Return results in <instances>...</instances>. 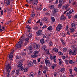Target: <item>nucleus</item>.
I'll return each instance as SVG.
<instances>
[{
	"label": "nucleus",
	"mask_w": 77,
	"mask_h": 77,
	"mask_svg": "<svg viewBox=\"0 0 77 77\" xmlns=\"http://www.w3.org/2000/svg\"><path fill=\"white\" fill-rule=\"evenodd\" d=\"M11 64H8L6 66V72H3V74L4 75H7V77H10V75L11 73H10V71L12 69V67L11 66Z\"/></svg>",
	"instance_id": "nucleus-1"
},
{
	"label": "nucleus",
	"mask_w": 77,
	"mask_h": 77,
	"mask_svg": "<svg viewBox=\"0 0 77 77\" xmlns=\"http://www.w3.org/2000/svg\"><path fill=\"white\" fill-rule=\"evenodd\" d=\"M32 45L33 48L35 50H38V49H39L40 48V45L38 44L34 43L32 44Z\"/></svg>",
	"instance_id": "nucleus-2"
},
{
	"label": "nucleus",
	"mask_w": 77,
	"mask_h": 77,
	"mask_svg": "<svg viewBox=\"0 0 77 77\" xmlns=\"http://www.w3.org/2000/svg\"><path fill=\"white\" fill-rule=\"evenodd\" d=\"M17 68H19V69L20 71H23L24 70V67L23 66V63H19L17 65Z\"/></svg>",
	"instance_id": "nucleus-3"
},
{
	"label": "nucleus",
	"mask_w": 77,
	"mask_h": 77,
	"mask_svg": "<svg viewBox=\"0 0 77 77\" xmlns=\"http://www.w3.org/2000/svg\"><path fill=\"white\" fill-rule=\"evenodd\" d=\"M62 29V25L59 24L56 27V30L57 32H59Z\"/></svg>",
	"instance_id": "nucleus-4"
},
{
	"label": "nucleus",
	"mask_w": 77,
	"mask_h": 77,
	"mask_svg": "<svg viewBox=\"0 0 77 77\" xmlns=\"http://www.w3.org/2000/svg\"><path fill=\"white\" fill-rule=\"evenodd\" d=\"M14 52H15V50H14V49H12L11 50V53L9 56L10 60H11L12 59L13 56H14Z\"/></svg>",
	"instance_id": "nucleus-5"
},
{
	"label": "nucleus",
	"mask_w": 77,
	"mask_h": 77,
	"mask_svg": "<svg viewBox=\"0 0 77 77\" xmlns=\"http://www.w3.org/2000/svg\"><path fill=\"white\" fill-rule=\"evenodd\" d=\"M20 41H19L18 43V45H21L23 41H24V37L23 36H21V37L20 38Z\"/></svg>",
	"instance_id": "nucleus-6"
},
{
	"label": "nucleus",
	"mask_w": 77,
	"mask_h": 77,
	"mask_svg": "<svg viewBox=\"0 0 77 77\" xmlns=\"http://www.w3.org/2000/svg\"><path fill=\"white\" fill-rule=\"evenodd\" d=\"M42 34V30L41 29L40 30H38L36 32V35L38 36H41Z\"/></svg>",
	"instance_id": "nucleus-7"
},
{
	"label": "nucleus",
	"mask_w": 77,
	"mask_h": 77,
	"mask_svg": "<svg viewBox=\"0 0 77 77\" xmlns=\"http://www.w3.org/2000/svg\"><path fill=\"white\" fill-rule=\"evenodd\" d=\"M53 15H55L56 12H59V9L57 8H53L52 10Z\"/></svg>",
	"instance_id": "nucleus-8"
},
{
	"label": "nucleus",
	"mask_w": 77,
	"mask_h": 77,
	"mask_svg": "<svg viewBox=\"0 0 77 77\" xmlns=\"http://www.w3.org/2000/svg\"><path fill=\"white\" fill-rule=\"evenodd\" d=\"M45 63L47 66L51 65V63L50 62V61L46 59L45 60Z\"/></svg>",
	"instance_id": "nucleus-9"
},
{
	"label": "nucleus",
	"mask_w": 77,
	"mask_h": 77,
	"mask_svg": "<svg viewBox=\"0 0 77 77\" xmlns=\"http://www.w3.org/2000/svg\"><path fill=\"white\" fill-rule=\"evenodd\" d=\"M38 3V0H35L32 2V4L33 5H37V3Z\"/></svg>",
	"instance_id": "nucleus-10"
},
{
	"label": "nucleus",
	"mask_w": 77,
	"mask_h": 77,
	"mask_svg": "<svg viewBox=\"0 0 77 77\" xmlns=\"http://www.w3.org/2000/svg\"><path fill=\"white\" fill-rule=\"evenodd\" d=\"M75 26H77V23L76 22L72 23L71 25V27H74Z\"/></svg>",
	"instance_id": "nucleus-11"
},
{
	"label": "nucleus",
	"mask_w": 77,
	"mask_h": 77,
	"mask_svg": "<svg viewBox=\"0 0 77 77\" xmlns=\"http://www.w3.org/2000/svg\"><path fill=\"white\" fill-rule=\"evenodd\" d=\"M28 66L31 67L33 65V63L32 61L29 62L28 63Z\"/></svg>",
	"instance_id": "nucleus-12"
},
{
	"label": "nucleus",
	"mask_w": 77,
	"mask_h": 77,
	"mask_svg": "<svg viewBox=\"0 0 77 77\" xmlns=\"http://www.w3.org/2000/svg\"><path fill=\"white\" fill-rule=\"evenodd\" d=\"M72 54V55H76L77 54V51L73 49Z\"/></svg>",
	"instance_id": "nucleus-13"
},
{
	"label": "nucleus",
	"mask_w": 77,
	"mask_h": 77,
	"mask_svg": "<svg viewBox=\"0 0 77 77\" xmlns=\"http://www.w3.org/2000/svg\"><path fill=\"white\" fill-rule=\"evenodd\" d=\"M66 17H64L63 15H62L60 17V20H65L66 19Z\"/></svg>",
	"instance_id": "nucleus-14"
},
{
	"label": "nucleus",
	"mask_w": 77,
	"mask_h": 77,
	"mask_svg": "<svg viewBox=\"0 0 77 77\" xmlns=\"http://www.w3.org/2000/svg\"><path fill=\"white\" fill-rule=\"evenodd\" d=\"M29 77H35V73L33 72H32L29 74Z\"/></svg>",
	"instance_id": "nucleus-15"
},
{
	"label": "nucleus",
	"mask_w": 77,
	"mask_h": 77,
	"mask_svg": "<svg viewBox=\"0 0 77 77\" xmlns=\"http://www.w3.org/2000/svg\"><path fill=\"white\" fill-rule=\"evenodd\" d=\"M40 43H41V44H42V45H43V44H44V43H45V41H44V39H41L40 40Z\"/></svg>",
	"instance_id": "nucleus-16"
},
{
	"label": "nucleus",
	"mask_w": 77,
	"mask_h": 77,
	"mask_svg": "<svg viewBox=\"0 0 77 77\" xmlns=\"http://www.w3.org/2000/svg\"><path fill=\"white\" fill-rule=\"evenodd\" d=\"M75 31V30H74V28H71L70 29V33H74Z\"/></svg>",
	"instance_id": "nucleus-17"
},
{
	"label": "nucleus",
	"mask_w": 77,
	"mask_h": 77,
	"mask_svg": "<svg viewBox=\"0 0 77 77\" xmlns=\"http://www.w3.org/2000/svg\"><path fill=\"white\" fill-rule=\"evenodd\" d=\"M15 46L16 47H17V48H21V47H22L23 46L22 45H18V44L16 43V45H15Z\"/></svg>",
	"instance_id": "nucleus-18"
},
{
	"label": "nucleus",
	"mask_w": 77,
	"mask_h": 77,
	"mask_svg": "<svg viewBox=\"0 0 77 77\" xmlns=\"http://www.w3.org/2000/svg\"><path fill=\"white\" fill-rule=\"evenodd\" d=\"M44 21L46 22V23H47V22H48V19L47 17H45L44 18Z\"/></svg>",
	"instance_id": "nucleus-19"
},
{
	"label": "nucleus",
	"mask_w": 77,
	"mask_h": 77,
	"mask_svg": "<svg viewBox=\"0 0 77 77\" xmlns=\"http://www.w3.org/2000/svg\"><path fill=\"white\" fill-rule=\"evenodd\" d=\"M53 50L55 53H57L58 52V49L56 48H54L53 49Z\"/></svg>",
	"instance_id": "nucleus-20"
},
{
	"label": "nucleus",
	"mask_w": 77,
	"mask_h": 77,
	"mask_svg": "<svg viewBox=\"0 0 77 77\" xmlns=\"http://www.w3.org/2000/svg\"><path fill=\"white\" fill-rule=\"evenodd\" d=\"M39 53L38 51H35L33 52V54L34 55H36V54H38V53Z\"/></svg>",
	"instance_id": "nucleus-21"
},
{
	"label": "nucleus",
	"mask_w": 77,
	"mask_h": 77,
	"mask_svg": "<svg viewBox=\"0 0 77 77\" xmlns=\"http://www.w3.org/2000/svg\"><path fill=\"white\" fill-rule=\"evenodd\" d=\"M6 4L7 5H10V0H6Z\"/></svg>",
	"instance_id": "nucleus-22"
},
{
	"label": "nucleus",
	"mask_w": 77,
	"mask_h": 77,
	"mask_svg": "<svg viewBox=\"0 0 77 77\" xmlns=\"http://www.w3.org/2000/svg\"><path fill=\"white\" fill-rule=\"evenodd\" d=\"M53 29V27L52 26H50L48 28V30H52Z\"/></svg>",
	"instance_id": "nucleus-23"
},
{
	"label": "nucleus",
	"mask_w": 77,
	"mask_h": 77,
	"mask_svg": "<svg viewBox=\"0 0 77 77\" xmlns=\"http://www.w3.org/2000/svg\"><path fill=\"white\" fill-rule=\"evenodd\" d=\"M38 57V55H31V57L32 58H35V57Z\"/></svg>",
	"instance_id": "nucleus-24"
},
{
	"label": "nucleus",
	"mask_w": 77,
	"mask_h": 77,
	"mask_svg": "<svg viewBox=\"0 0 77 77\" xmlns=\"http://www.w3.org/2000/svg\"><path fill=\"white\" fill-rule=\"evenodd\" d=\"M60 71L62 72H63H63L65 71V68H62L60 70Z\"/></svg>",
	"instance_id": "nucleus-25"
},
{
	"label": "nucleus",
	"mask_w": 77,
	"mask_h": 77,
	"mask_svg": "<svg viewBox=\"0 0 77 77\" xmlns=\"http://www.w3.org/2000/svg\"><path fill=\"white\" fill-rule=\"evenodd\" d=\"M12 23V21L10 20V21H8L7 23H5L6 24H11Z\"/></svg>",
	"instance_id": "nucleus-26"
},
{
	"label": "nucleus",
	"mask_w": 77,
	"mask_h": 77,
	"mask_svg": "<svg viewBox=\"0 0 77 77\" xmlns=\"http://www.w3.org/2000/svg\"><path fill=\"white\" fill-rule=\"evenodd\" d=\"M20 72V69H17L16 71V73L18 75Z\"/></svg>",
	"instance_id": "nucleus-27"
},
{
	"label": "nucleus",
	"mask_w": 77,
	"mask_h": 77,
	"mask_svg": "<svg viewBox=\"0 0 77 77\" xmlns=\"http://www.w3.org/2000/svg\"><path fill=\"white\" fill-rule=\"evenodd\" d=\"M50 11H48V12H46V13H45V15H50V14H50Z\"/></svg>",
	"instance_id": "nucleus-28"
},
{
	"label": "nucleus",
	"mask_w": 77,
	"mask_h": 77,
	"mask_svg": "<svg viewBox=\"0 0 77 77\" xmlns=\"http://www.w3.org/2000/svg\"><path fill=\"white\" fill-rule=\"evenodd\" d=\"M32 35H33L32 33H29V38H31L32 37Z\"/></svg>",
	"instance_id": "nucleus-29"
},
{
	"label": "nucleus",
	"mask_w": 77,
	"mask_h": 77,
	"mask_svg": "<svg viewBox=\"0 0 77 77\" xmlns=\"http://www.w3.org/2000/svg\"><path fill=\"white\" fill-rule=\"evenodd\" d=\"M29 41H26L25 42L24 44V45L25 46H26L27 45V44H29Z\"/></svg>",
	"instance_id": "nucleus-30"
},
{
	"label": "nucleus",
	"mask_w": 77,
	"mask_h": 77,
	"mask_svg": "<svg viewBox=\"0 0 77 77\" xmlns=\"http://www.w3.org/2000/svg\"><path fill=\"white\" fill-rule=\"evenodd\" d=\"M49 46H52V45H53V43H52V42L51 41L49 42Z\"/></svg>",
	"instance_id": "nucleus-31"
},
{
	"label": "nucleus",
	"mask_w": 77,
	"mask_h": 77,
	"mask_svg": "<svg viewBox=\"0 0 77 77\" xmlns=\"http://www.w3.org/2000/svg\"><path fill=\"white\" fill-rule=\"evenodd\" d=\"M68 8H69V5L68 4L66 6H65V9L66 10V9H67Z\"/></svg>",
	"instance_id": "nucleus-32"
},
{
	"label": "nucleus",
	"mask_w": 77,
	"mask_h": 77,
	"mask_svg": "<svg viewBox=\"0 0 77 77\" xmlns=\"http://www.w3.org/2000/svg\"><path fill=\"white\" fill-rule=\"evenodd\" d=\"M49 8L50 9H53V8H54V5H51L49 6Z\"/></svg>",
	"instance_id": "nucleus-33"
},
{
	"label": "nucleus",
	"mask_w": 77,
	"mask_h": 77,
	"mask_svg": "<svg viewBox=\"0 0 77 77\" xmlns=\"http://www.w3.org/2000/svg\"><path fill=\"white\" fill-rule=\"evenodd\" d=\"M51 19L53 22H54L55 21V19L54 17H51Z\"/></svg>",
	"instance_id": "nucleus-34"
},
{
	"label": "nucleus",
	"mask_w": 77,
	"mask_h": 77,
	"mask_svg": "<svg viewBox=\"0 0 77 77\" xmlns=\"http://www.w3.org/2000/svg\"><path fill=\"white\" fill-rule=\"evenodd\" d=\"M35 15H36V14H31L30 18H31V19H32L31 17H35Z\"/></svg>",
	"instance_id": "nucleus-35"
},
{
	"label": "nucleus",
	"mask_w": 77,
	"mask_h": 77,
	"mask_svg": "<svg viewBox=\"0 0 77 77\" xmlns=\"http://www.w3.org/2000/svg\"><path fill=\"white\" fill-rule=\"evenodd\" d=\"M26 2H27L28 4H30L31 2V0H26Z\"/></svg>",
	"instance_id": "nucleus-36"
},
{
	"label": "nucleus",
	"mask_w": 77,
	"mask_h": 77,
	"mask_svg": "<svg viewBox=\"0 0 77 77\" xmlns=\"http://www.w3.org/2000/svg\"><path fill=\"white\" fill-rule=\"evenodd\" d=\"M63 50L64 51H66L68 50V48H63Z\"/></svg>",
	"instance_id": "nucleus-37"
},
{
	"label": "nucleus",
	"mask_w": 77,
	"mask_h": 77,
	"mask_svg": "<svg viewBox=\"0 0 77 77\" xmlns=\"http://www.w3.org/2000/svg\"><path fill=\"white\" fill-rule=\"evenodd\" d=\"M32 47L31 46H29L28 48V50L29 51H30L32 50Z\"/></svg>",
	"instance_id": "nucleus-38"
},
{
	"label": "nucleus",
	"mask_w": 77,
	"mask_h": 77,
	"mask_svg": "<svg viewBox=\"0 0 77 77\" xmlns=\"http://www.w3.org/2000/svg\"><path fill=\"white\" fill-rule=\"evenodd\" d=\"M33 29H34V30H38V27L36 26H35L34 28Z\"/></svg>",
	"instance_id": "nucleus-39"
},
{
	"label": "nucleus",
	"mask_w": 77,
	"mask_h": 77,
	"mask_svg": "<svg viewBox=\"0 0 77 77\" xmlns=\"http://www.w3.org/2000/svg\"><path fill=\"white\" fill-rule=\"evenodd\" d=\"M54 56H53V55L51 56H50V59L51 60H53L54 58Z\"/></svg>",
	"instance_id": "nucleus-40"
},
{
	"label": "nucleus",
	"mask_w": 77,
	"mask_h": 77,
	"mask_svg": "<svg viewBox=\"0 0 77 77\" xmlns=\"http://www.w3.org/2000/svg\"><path fill=\"white\" fill-rule=\"evenodd\" d=\"M56 56H54V62H55V63H56Z\"/></svg>",
	"instance_id": "nucleus-41"
},
{
	"label": "nucleus",
	"mask_w": 77,
	"mask_h": 77,
	"mask_svg": "<svg viewBox=\"0 0 77 77\" xmlns=\"http://www.w3.org/2000/svg\"><path fill=\"white\" fill-rule=\"evenodd\" d=\"M26 28L28 29H31V27L29 26V25H27L26 26Z\"/></svg>",
	"instance_id": "nucleus-42"
},
{
	"label": "nucleus",
	"mask_w": 77,
	"mask_h": 77,
	"mask_svg": "<svg viewBox=\"0 0 77 77\" xmlns=\"http://www.w3.org/2000/svg\"><path fill=\"white\" fill-rule=\"evenodd\" d=\"M69 62L70 64H72V63H74V61H73L72 60H70L69 61Z\"/></svg>",
	"instance_id": "nucleus-43"
},
{
	"label": "nucleus",
	"mask_w": 77,
	"mask_h": 77,
	"mask_svg": "<svg viewBox=\"0 0 77 77\" xmlns=\"http://www.w3.org/2000/svg\"><path fill=\"white\" fill-rule=\"evenodd\" d=\"M21 54H22V55H25L26 54V53L25 52H23L21 53Z\"/></svg>",
	"instance_id": "nucleus-44"
},
{
	"label": "nucleus",
	"mask_w": 77,
	"mask_h": 77,
	"mask_svg": "<svg viewBox=\"0 0 77 77\" xmlns=\"http://www.w3.org/2000/svg\"><path fill=\"white\" fill-rule=\"evenodd\" d=\"M75 47V45H72L71 46V48H73V49H74Z\"/></svg>",
	"instance_id": "nucleus-45"
},
{
	"label": "nucleus",
	"mask_w": 77,
	"mask_h": 77,
	"mask_svg": "<svg viewBox=\"0 0 77 77\" xmlns=\"http://www.w3.org/2000/svg\"><path fill=\"white\" fill-rule=\"evenodd\" d=\"M65 62L66 63V64H68L69 62V61L68 60H65Z\"/></svg>",
	"instance_id": "nucleus-46"
},
{
	"label": "nucleus",
	"mask_w": 77,
	"mask_h": 77,
	"mask_svg": "<svg viewBox=\"0 0 77 77\" xmlns=\"http://www.w3.org/2000/svg\"><path fill=\"white\" fill-rule=\"evenodd\" d=\"M72 69H69V72L71 75H72Z\"/></svg>",
	"instance_id": "nucleus-47"
},
{
	"label": "nucleus",
	"mask_w": 77,
	"mask_h": 77,
	"mask_svg": "<svg viewBox=\"0 0 77 77\" xmlns=\"http://www.w3.org/2000/svg\"><path fill=\"white\" fill-rule=\"evenodd\" d=\"M62 35L63 36V37H65V36H66V34L63 33H62Z\"/></svg>",
	"instance_id": "nucleus-48"
},
{
	"label": "nucleus",
	"mask_w": 77,
	"mask_h": 77,
	"mask_svg": "<svg viewBox=\"0 0 77 77\" xmlns=\"http://www.w3.org/2000/svg\"><path fill=\"white\" fill-rule=\"evenodd\" d=\"M58 53L61 56H62V55H63V54L62 53V52L60 51L58 52Z\"/></svg>",
	"instance_id": "nucleus-49"
},
{
	"label": "nucleus",
	"mask_w": 77,
	"mask_h": 77,
	"mask_svg": "<svg viewBox=\"0 0 77 77\" xmlns=\"http://www.w3.org/2000/svg\"><path fill=\"white\" fill-rule=\"evenodd\" d=\"M62 4H60L58 5V7H59V8H61L62 7Z\"/></svg>",
	"instance_id": "nucleus-50"
},
{
	"label": "nucleus",
	"mask_w": 77,
	"mask_h": 77,
	"mask_svg": "<svg viewBox=\"0 0 77 77\" xmlns=\"http://www.w3.org/2000/svg\"><path fill=\"white\" fill-rule=\"evenodd\" d=\"M24 59H22V60H20L19 61V63H23V62L24 61Z\"/></svg>",
	"instance_id": "nucleus-51"
},
{
	"label": "nucleus",
	"mask_w": 77,
	"mask_h": 77,
	"mask_svg": "<svg viewBox=\"0 0 77 77\" xmlns=\"http://www.w3.org/2000/svg\"><path fill=\"white\" fill-rule=\"evenodd\" d=\"M33 62L34 64H35V65H36V64H37L36 63V60H33Z\"/></svg>",
	"instance_id": "nucleus-52"
},
{
	"label": "nucleus",
	"mask_w": 77,
	"mask_h": 77,
	"mask_svg": "<svg viewBox=\"0 0 77 77\" xmlns=\"http://www.w3.org/2000/svg\"><path fill=\"white\" fill-rule=\"evenodd\" d=\"M16 59H20V56H17L16 57Z\"/></svg>",
	"instance_id": "nucleus-53"
},
{
	"label": "nucleus",
	"mask_w": 77,
	"mask_h": 77,
	"mask_svg": "<svg viewBox=\"0 0 77 77\" xmlns=\"http://www.w3.org/2000/svg\"><path fill=\"white\" fill-rule=\"evenodd\" d=\"M29 37L26 38V41H29Z\"/></svg>",
	"instance_id": "nucleus-54"
},
{
	"label": "nucleus",
	"mask_w": 77,
	"mask_h": 77,
	"mask_svg": "<svg viewBox=\"0 0 77 77\" xmlns=\"http://www.w3.org/2000/svg\"><path fill=\"white\" fill-rule=\"evenodd\" d=\"M36 9V10H38V11H40V10H41V9H42V8H41V7H40L39 8H37Z\"/></svg>",
	"instance_id": "nucleus-55"
},
{
	"label": "nucleus",
	"mask_w": 77,
	"mask_h": 77,
	"mask_svg": "<svg viewBox=\"0 0 77 77\" xmlns=\"http://www.w3.org/2000/svg\"><path fill=\"white\" fill-rule=\"evenodd\" d=\"M38 75H40L41 74V71H39L38 72Z\"/></svg>",
	"instance_id": "nucleus-56"
},
{
	"label": "nucleus",
	"mask_w": 77,
	"mask_h": 77,
	"mask_svg": "<svg viewBox=\"0 0 77 77\" xmlns=\"http://www.w3.org/2000/svg\"><path fill=\"white\" fill-rule=\"evenodd\" d=\"M50 53V52L48 51H46V54H49Z\"/></svg>",
	"instance_id": "nucleus-57"
},
{
	"label": "nucleus",
	"mask_w": 77,
	"mask_h": 77,
	"mask_svg": "<svg viewBox=\"0 0 77 77\" xmlns=\"http://www.w3.org/2000/svg\"><path fill=\"white\" fill-rule=\"evenodd\" d=\"M55 65H54V64H53V66H51L52 69H54V68H55Z\"/></svg>",
	"instance_id": "nucleus-58"
},
{
	"label": "nucleus",
	"mask_w": 77,
	"mask_h": 77,
	"mask_svg": "<svg viewBox=\"0 0 77 77\" xmlns=\"http://www.w3.org/2000/svg\"><path fill=\"white\" fill-rule=\"evenodd\" d=\"M74 70L75 72H77V68L76 67H75L74 69Z\"/></svg>",
	"instance_id": "nucleus-59"
},
{
	"label": "nucleus",
	"mask_w": 77,
	"mask_h": 77,
	"mask_svg": "<svg viewBox=\"0 0 77 77\" xmlns=\"http://www.w3.org/2000/svg\"><path fill=\"white\" fill-rule=\"evenodd\" d=\"M59 3L60 4H62V2H63V0H59Z\"/></svg>",
	"instance_id": "nucleus-60"
},
{
	"label": "nucleus",
	"mask_w": 77,
	"mask_h": 77,
	"mask_svg": "<svg viewBox=\"0 0 77 77\" xmlns=\"http://www.w3.org/2000/svg\"><path fill=\"white\" fill-rule=\"evenodd\" d=\"M69 15H70V14H69V13L68 12L66 14V16H69Z\"/></svg>",
	"instance_id": "nucleus-61"
},
{
	"label": "nucleus",
	"mask_w": 77,
	"mask_h": 77,
	"mask_svg": "<svg viewBox=\"0 0 77 77\" xmlns=\"http://www.w3.org/2000/svg\"><path fill=\"white\" fill-rule=\"evenodd\" d=\"M47 72V70H45L43 71V73L44 74H46V73Z\"/></svg>",
	"instance_id": "nucleus-62"
},
{
	"label": "nucleus",
	"mask_w": 77,
	"mask_h": 77,
	"mask_svg": "<svg viewBox=\"0 0 77 77\" xmlns=\"http://www.w3.org/2000/svg\"><path fill=\"white\" fill-rule=\"evenodd\" d=\"M71 17H72V15H69L68 16V18L69 19H70L71 18Z\"/></svg>",
	"instance_id": "nucleus-63"
},
{
	"label": "nucleus",
	"mask_w": 77,
	"mask_h": 77,
	"mask_svg": "<svg viewBox=\"0 0 77 77\" xmlns=\"http://www.w3.org/2000/svg\"><path fill=\"white\" fill-rule=\"evenodd\" d=\"M74 50H75V51H77V47H75V48H74V49H73Z\"/></svg>",
	"instance_id": "nucleus-64"
}]
</instances>
